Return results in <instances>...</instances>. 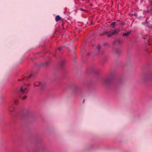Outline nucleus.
Listing matches in <instances>:
<instances>
[{
    "mask_svg": "<svg viewBox=\"0 0 152 152\" xmlns=\"http://www.w3.org/2000/svg\"><path fill=\"white\" fill-rule=\"evenodd\" d=\"M131 33V31H129L127 32L126 33H125L123 34V36H128L130 33Z\"/></svg>",
    "mask_w": 152,
    "mask_h": 152,
    "instance_id": "0eeeda50",
    "label": "nucleus"
},
{
    "mask_svg": "<svg viewBox=\"0 0 152 152\" xmlns=\"http://www.w3.org/2000/svg\"><path fill=\"white\" fill-rule=\"evenodd\" d=\"M106 44H107L106 43H105V46H106Z\"/></svg>",
    "mask_w": 152,
    "mask_h": 152,
    "instance_id": "dca6fc26",
    "label": "nucleus"
},
{
    "mask_svg": "<svg viewBox=\"0 0 152 152\" xmlns=\"http://www.w3.org/2000/svg\"><path fill=\"white\" fill-rule=\"evenodd\" d=\"M84 101H85V100H83V103H84Z\"/></svg>",
    "mask_w": 152,
    "mask_h": 152,
    "instance_id": "a211bd4d",
    "label": "nucleus"
},
{
    "mask_svg": "<svg viewBox=\"0 0 152 152\" xmlns=\"http://www.w3.org/2000/svg\"><path fill=\"white\" fill-rule=\"evenodd\" d=\"M120 31V30L119 29H118L115 30H113L109 32V33H107L105 32V34H106V35H107V36H108V37H110L113 35H116Z\"/></svg>",
    "mask_w": 152,
    "mask_h": 152,
    "instance_id": "f257e3e1",
    "label": "nucleus"
},
{
    "mask_svg": "<svg viewBox=\"0 0 152 152\" xmlns=\"http://www.w3.org/2000/svg\"><path fill=\"white\" fill-rule=\"evenodd\" d=\"M27 89L26 87L25 86H22L20 89V92L22 94H27L28 93V91H26Z\"/></svg>",
    "mask_w": 152,
    "mask_h": 152,
    "instance_id": "f03ea898",
    "label": "nucleus"
},
{
    "mask_svg": "<svg viewBox=\"0 0 152 152\" xmlns=\"http://www.w3.org/2000/svg\"><path fill=\"white\" fill-rule=\"evenodd\" d=\"M98 33L99 35H104V29L103 28H99L98 30Z\"/></svg>",
    "mask_w": 152,
    "mask_h": 152,
    "instance_id": "7ed1b4c3",
    "label": "nucleus"
},
{
    "mask_svg": "<svg viewBox=\"0 0 152 152\" xmlns=\"http://www.w3.org/2000/svg\"><path fill=\"white\" fill-rule=\"evenodd\" d=\"M13 111H11L10 112H12Z\"/></svg>",
    "mask_w": 152,
    "mask_h": 152,
    "instance_id": "6ab92c4d",
    "label": "nucleus"
},
{
    "mask_svg": "<svg viewBox=\"0 0 152 152\" xmlns=\"http://www.w3.org/2000/svg\"><path fill=\"white\" fill-rule=\"evenodd\" d=\"M26 96H23V98H22V99L23 100H24L25 99H26Z\"/></svg>",
    "mask_w": 152,
    "mask_h": 152,
    "instance_id": "9b49d317",
    "label": "nucleus"
},
{
    "mask_svg": "<svg viewBox=\"0 0 152 152\" xmlns=\"http://www.w3.org/2000/svg\"><path fill=\"white\" fill-rule=\"evenodd\" d=\"M122 42L119 39H116L115 41L114 42V43L115 44V43H118L119 44H121L122 43Z\"/></svg>",
    "mask_w": 152,
    "mask_h": 152,
    "instance_id": "423d86ee",
    "label": "nucleus"
},
{
    "mask_svg": "<svg viewBox=\"0 0 152 152\" xmlns=\"http://www.w3.org/2000/svg\"><path fill=\"white\" fill-rule=\"evenodd\" d=\"M151 74H150V75H146V77H148L149 78H150V77L151 76Z\"/></svg>",
    "mask_w": 152,
    "mask_h": 152,
    "instance_id": "f8f14e48",
    "label": "nucleus"
},
{
    "mask_svg": "<svg viewBox=\"0 0 152 152\" xmlns=\"http://www.w3.org/2000/svg\"><path fill=\"white\" fill-rule=\"evenodd\" d=\"M31 76V75H30L29 76V78H30Z\"/></svg>",
    "mask_w": 152,
    "mask_h": 152,
    "instance_id": "4468645a",
    "label": "nucleus"
},
{
    "mask_svg": "<svg viewBox=\"0 0 152 152\" xmlns=\"http://www.w3.org/2000/svg\"><path fill=\"white\" fill-rule=\"evenodd\" d=\"M115 24L116 23L115 22H113L112 23L110 24V25L111 26V27H112V28H113L114 29H115L114 26L115 25Z\"/></svg>",
    "mask_w": 152,
    "mask_h": 152,
    "instance_id": "6e6552de",
    "label": "nucleus"
},
{
    "mask_svg": "<svg viewBox=\"0 0 152 152\" xmlns=\"http://www.w3.org/2000/svg\"><path fill=\"white\" fill-rule=\"evenodd\" d=\"M38 84H36V83H34V85L35 86H39L40 85V82H38Z\"/></svg>",
    "mask_w": 152,
    "mask_h": 152,
    "instance_id": "9d476101",
    "label": "nucleus"
},
{
    "mask_svg": "<svg viewBox=\"0 0 152 152\" xmlns=\"http://www.w3.org/2000/svg\"><path fill=\"white\" fill-rule=\"evenodd\" d=\"M80 10H83V9H82V8H81V9H80Z\"/></svg>",
    "mask_w": 152,
    "mask_h": 152,
    "instance_id": "f3484780",
    "label": "nucleus"
},
{
    "mask_svg": "<svg viewBox=\"0 0 152 152\" xmlns=\"http://www.w3.org/2000/svg\"><path fill=\"white\" fill-rule=\"evenodd\" d=\"M105 24H106V25H107V24L105 23ZM105 26H106L105 25Z\"/></svg>",
    "mask_w": 152,
    "mask_h": 152,
    "instance_id": "2eb2a0df",
    "label": "nucleus"
},
{
    "mask_svg": "<svg viewBox=\"0 0 152 152\" xmlns=\"http://www.w3.org/2000/svg\"><path fill=\"white\" fill-rule=\"evenodd\" d=\"M116 53L117 54H119L122 52V50L120 48H116L115 49Z\"/></svg>",
    "mask_w": 152,
    "mask_h": 152,
    "instance_id": "39448f33",
    "label": "nucleus"
},
{
    "mask_svg": "<svg viewBox=\"0 0 152 152\" xmlns=\"http://www.w3.org/2000/svg\"><path fill=\"white\" fill-rule=\"evenodd\" d=\"M62 48V47H59V48H58V49L59 50H60Z\"/></svg>",
    "mask_w": 152,
    "mask_h": 152,
    "instance_id": "ddd939ff",
    "label": "nucleus"
},
{
    "mask_svg": "<svg viewBox=\"0 0 152 152\" xmlns=\"http://www.w3.org/2000/svg\"><path fill=\"white\" fill-rule=\"evenodd\" d=\"M62 18L59 15H57L55 17V20L56 22H58L61 20Z\"/></svg>",
    "mask_w": 152,
    "mask_h": 152,
    "instance_id": "20e7f679",
    "label": "nucleus"
},
{
    "mask_svg": "<svg viewBox=\"0 0 152 152\" xmlns=\"http://www.w3.org/2000/svg\"><path fill=\"white\" fill-rule=\"evenodd\" d=\"M101 46L99 44H98L97 46V48L98 49V51L99 52H100L99 50H100V49H101Z\"/></svg>",
    "mask_w": 152,
    "mask_h": 152,
    "instance_id": "1a4fd4ad",
    "label": "nucleus"
}]
</instances>
